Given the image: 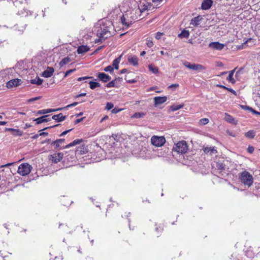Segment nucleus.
Returning a JSON list of instances; mask_svg holds the SVG:
<instances>
[{
	"label": "nucleus",
	"mask_w": 260,
	"mask_h": 260,
	"mask_svg": "<svg viewBox=\"0 0 260 260\" xmlns=\"http://www.w3.org/2000/svg\"><path fill=\"white\" fill-rule=\"evenodd\" d=\"M86 95V93H82L81 94H78L77 95H76L75 96V98H78L79 97H81V96H84Z\"/></svg>",
	"instance_id": "nucleus-56"
},
{
	"label": "nucleus",
	"mask_w": 260,
	"mask_h": 260,
	"mask_svg": "<svg viewBox=\"0 0 260 260\" xmlns=\"http://www.w3.org/2000/svg\"><path fill=\"white\" fill-rule=\"evenodd\" d=\"M218 86H219V87H220L221 88H224V89L228 90L229 91L232 92L234 94L236 95V92L234 90L232 89V88H229L226 87H225V86H223V85H218Z\"/></svg>",
	"instance_id": "nucleus-37"
},
{
	"label": "nucleus",
	"mask_w": 260,
	"mask_h": 260,
	"mask_svg": "<svg viewBox=\"0 0 260 260\" xmlns=\"http://www.w3.org/2000/svg\"><path fill=\"white\" fill-rule=\"evenodd\" d=\"M66 118V116H63L62 113L54 115L52 117V119L55 120L56 122H61L64 120Z\"/></svg>",
	"instance_id": "nucleus-18"
},
{
	"label": "nucleus",
	"mask_w": 260,
	"mask_h": 260,
	"mask_svg": "<svg viewBox=\"0 0 260 260\" xmlns=\"http://www.w3.org/2000/svg\"><path fill=\"white\" fill-rule=\"evenodd\" d=\"M209 120L208 118H202L200 120V123L202 125H205L209 122Z\"/></svg>",
	"instance_id": "nucleus-44"
},
{
	"label": "nucleus",
	"mask_w": 260,
	"mask_h": 260,
	"mask_svg": "<svg viewBox=\"0 0 260 260\" xmlns=\"http://www.w3.org/2000/svg\"><path fill=\"white\" fill-rule=\"evenodd\" d=\"M72 130V129H69V130H67V131H65L64 132H63L59 136L60 137H61V136H63L66 135H67L68 133H69L70 132H71V131Z\"/></svg>",
	"instance_id": "nucleus-53"
},
{
	"label": "nucleus",
	"mask_w": 260,
	"mask_h": 260,
	"mask_svg": "<svg viewBox=\"0 0 260 260\" xmlns=\"http://www.w3.org/2000/svg\"><path fill=\"white\" fill-rule=\"evenodd\" d=\"M224 45L218 42H211L209 44V47L216 50H221L224 48Z\"/></svg>",
	"instance_id": "nucleus-9"
},
{
	"label": "nucleus",
	"mask_w": 260,
	"mask_h": 260,
	"mask_svg": "<svg viewBox=\"0 0 260 260\" xmlns=\"http://www.w3.org/2000/svg\"><path fill=\"white\" fill-rule=\"evenodd\" d=\"M58 125H59V124H56V125H53V126H50L46 127L43 128L42 130L40 131V132H41V131H44V130L48 129L50 128L56 127V126H57Z\"/></svg>",
	"instance_id": "nucleus-55"
},
{
	"label": "nucleus",
	"mask_w": 260,
	"mask_h": 260,
	"mask_svg": "<svg viewBox=\"0 0 260 260\" xmlns=\"http://www.w3.org/2000/svg\"><path fill=\"white\" fill-rule=\"evenodd\" d=\"M40 136L39 134H36L32 137L33 139H37Z\"/></svg>",
	"instance_id": "nucleus-64"
},
{
	"label": "nucleus",
	"mask_w": 260,
	"mask_h": 260,
	"mask_svg": "<svg viewBox=\"0 0 260 260\" xmlns=\"http://www.w3.org/2000/svg\"><path fill=\"white\" fill-rule=\"evenodd\" d=\"M126 72H127V70L125 69H122V70H121L120 73L124 74V73H126Z\"/></svg>",
	"instance_id": "nucleus-61"
},
{
	"label": "nucleus",
	"mask_w": 260,
	"mask_h": 260,
	"mask_svg": "<svg viewBox=\"0 0 260 260\" xmlns=\"http://www.w3.org/2000/svg\"><path fill=\"white\" fill-rule=\"evenodd\" d=\"M112 28V24L110 21L105 19L99 20L92 28V31L99 37L95 42H98L102 39L105 40L109 37L111 35V29Z\"/></svg>",
	"instance_id": "nucleus-1"
},
{
	"label": "nucleus",
	"mask_w": 260,
	"mask_h": 260,
	"mask_svg": "<svg viewBox=\"0 0 260 260\" xmlns=\"http://www.w3.org/2000/svg\"><path fill=\"white\" fill-rule=\"evenodd\" d=\"M48 115H44L38 118L35 119L34 121L36 122L37 124H39L42 123L47 122L51 120V119L47 118Z\"/></svg>",
	"instance_id": "nucleus-14"
},
{
	"label": "nucleus",
	"mask_w": 260,
	"mask_h": 260,
	"mask_svg": "<svg viewBox=\"0 0 260 260\" xmlns=\"http://www.w3.org/2000/svg\"><path fill=\"white\" fill-rule=\"evenodd\" d=\"M151 7V6L149 4L144 5L143 6H142L140 11L142 12L145 10H150Z\"/></svg>",
	"instance_id": "nucleus-35"
},
{
	"label": "nucleus",
	"mask_w": 260,
	"mask_h": 260,
	"mask_svg": "<svg viewBox=\"0 0 260 260\" xmlns=\"http://www.w3.org/2000/svg\"><path fill=\"white\" fill-rule=\"evenodd\" d=\"M255 136V132L253 130L249 131L248 132L245 134V136L249 139H253L254 138Z\"/></svg>",
	"instance_id": "nucleus-29"
},
{
	"label": "nucleus",
	"mask_w": 260,
	"mask_h": 260,
	"mask_svg": "<svg viewBox=\"0 0 260 260\" xmlns=\"http://www.w3.org/2000/svg\"><path fill=\"white\" fill-rule=\"evenodd\" d=\"M65 140L64 139H57L55 141H53L51 143V145H53L56 149H64V148H69L70 147L74 146L77 144H79L81 142L83 141L82 139H76L72 143L67 145L65 146H61L62 144H64Z\"/></svg>",
	"instance_id": "nucleus-2"
},
{
	"label": "nucleus",
	"mask_w": 260,
	"mask_h": 260,
	"mask_svg": "<svg viewBox=\"0 0 260 260\" xmlns=\"http://www.w3.org/2000/svg\"><path fill=\"white\" fill-rule=\"evenodd\" d=\"M114 107V105L112 103L108 102L107 103L106 106V109L110 110L112 109Z\"/></svg>",
	"instance_id": "nucleus-43"
},
{
	"label": "nucleus",
	"mask_w": 260,
	"mask_h": 260,
	"mask_svg": "<svg viewBox=\"0 0 260 260\" xmlns=\"http://www.w3.org/2000/svg\"><path fill=\"white\" fill-rule=\"evenodd\" d=\"M254 151V148L252 146H249L248 148V151L249 153H252Z\"/></svg>",
	"instance_id": "nucleus-57"
},
{
	"label": "nucleus",
	"mask_w": 260,
	"mask_h": 260,
	"mask_svg": "<svg viewBox=\"0 0 260 260\" xmlns=\"http://www.w3.org/2000/svg\"><path fill=\"white\" fill-rule=\"evenodd\" d=\"M25 26L26 25L20 26H19L18 25H16L13 27V29L17 33V34L21 35L23 32L24 30H25Z\"/></svg>",
	"instance_id": "nucleus-16"
},
{
	"label": "nucleus",
	"mask_w": 260,
	"mask_h": 260,
	"mask_svg": "<svg viewBox=\"0 0 260 260\" xmlns=\"http://www.w3.org/2000/svg\"><path fill=\"white\" fill-rule=\"evenodd\" d=\"M253 39H251V38H249L248 39H247L245 42H244L241 45H240L238 48L239 49H243L244 48V45H245L247 43H248V42H250L251 41H252V42H253Z\"/></svg>",
	"instance_id": "nucleus-40"
},
{
	"label": "nucleus",
	"mask_w": 260,
	"mask_h": 260,
	"mask_svg": "<svg viewBox=\"0 0 260 260\" xmlns=\"http://www.w3.org/2000/svg\"><path fill=\"white\" fill-rule=\"evenodd\" d=\"M246 108H247V109H248L250 111L252 112L253 113H254V114H258V115H260V112L255 111V110H254L252 108L249 107H247V106H246Z\"/></svg>",
	"instance_id": "nucleus-48"
},
{
	"label": "nucleus",
	"mask_w": 260,
	"mask_h": 260,
	"mask_svg": "<svg viewBox=\"0 0 260 260\" xmlns=\"http://www.w3.org/2000/svg\"><path fill=\"white\" fill-rule=\"evenodd\" d=\"M235 70H236V69H234V70H233L232 71H230L229 72V76L228 77V78L226 79V80L229 82H231V83H232L233 84L235 83V80L233 78V75H234V72L235 71Z\"/></svg>",
	"instance_id": "nucleus-25"
},
{
	"label": "nucleus",
	"mask_w": 260,
	"mask_h": 260,
	"mask_svg": "<svg viewBox=\"0 0 260 260\" xmlns=\"http://www.w3.org/2000/svg\"><path fill=\"white\" fill-rule=\"evenodd\" d=\"M166 142V139L163 136H153L151 137V143L156 147H161Z\"/></svg>",
	"instance_id": "nucleus-6"
},
{
	"label": "nucleus",
	"mask_w": 260,
	"mask_h": 260,
	"mask_svg": "<svg viewBox=\"0 0 260 260\" xmlns=\"http://www.w3.org/2000/svg\"><path fill=\"white\" fill-rule=\"evenodd\" d=\"M108 118V116H104L102 119H101V122H103V121L107 119Z\"/></svg>",
	"instance_id": "nucleus-62"
},
{
	"label": "nucleus",
	"mask_w": 260,
	"mask_h": 260,
	"mask_svg": "<svg viewBox=\"0 0 260 260\" xmlns=\"http://www.w3.org/2000/svg\"><path fill=\"white\" fill-rule=\"evenodd\" d=\"M30 82L33 84L40 85L42 84L43 80L39 77H36L35 79L30 80Z\"/></svg>",
	"instance_id": "nucleus-26"
},
{
	"label": "nucleus",
	"mask_w": 260,
	"mask_h": 260,
	"mask_svg": "<svg viewBox=\"0 0 260 260\" xmlns=\"http://www.w3.org/2000/svg\"><path fill=\"white\" fill-rule=\"evenodd\" d=\"M22 81L19 79H14L7 83V87L9 88L18 86L21 84Z\"/></svg>",
	"instance_id": "nucleus-8"
},
{
	"label": "nucleus",
	"mask_w": 260,
	"mask_h": 260,
	"mask_svg": "<svg viewBox=\"0 0 260 260\" xmlns=\"http://www.w3.org/2000/svg\"><path fill=\"white\" fill-rule=\"evenodd\" d=\"M7 123L5 121H0V125H5Z\"/></svg>",
	"instance_id": "nucleus-63"
},
{
	"label": "nucleus",
	"mask_w": 260,
	"mask_h": 260,
	"mask_svg": "<svg viewBox=\"0 0 260 260\" xmlns=\"http://www.w3.org/2000/svg\"><path fill=\"white\" fill-rule=\"evenodd\" d=\"M148 68L149 70L152 72L154 74H157L158 73V68L155 67L152 64H149L148 66Z\"/></svg>",
	"instance_id": "nucleus-34"
},
{
	"label": "nucleus",
	"mask_w": 260,
	"mask_h": 260,
	"mask_svg": "<svg viewBox=\"0 0 260 260\" xmlns=\"http://www.w3.org/2000/svg\"><path fill=\"white\" fill-rule=\"evenodd\" d=\"M120 59H121V57H119L115 59L113 61L112 66L116 70H117L118 69L119 63L120 62Z\"/></svg>",
	"instance_id": "nucleus-30"
},
{
	"label": "nucleus",
	"mask_w": 260,
	"mask_h": 260,
	"mask_svg": "<svg viewBox=\"0 0 260 260\" xmlns=\"http://www.w3.org/2000/svg\"><path fill=\"white\" fill-rule=\"evenodd\" d=\"M104 71L112 73L113 71V68L111 66H108L104 69Z\"/></svg>",
	"instance_id": "nucleus-42"
},
{
	"label": "nucleus",
	"mask_w": 260,
	"mask_h": 260,
	"mask_svg": "<svg viewBox=\"0 0 260 260\" xmlns=\"http://www.w3.org/2000/svg\"><path fill=\"white\" fill-rule=\"evenodd\" d=\"M239 178L242 183L248 186H250L253 183L252 176L246 171L240 173Z\"/></svg>",
	"instance_id": "nucleus-3"
},
{
	"label": "nucleus",
	"mask_w": 260,
	"mask_h": 260,
	"mask_svg": "<svg viewBox=\"0 0 260 260\" xmlns=\"http://www.w3.org/2000/svg\"><path fill=\"white\" fill-rule=\"evenodd\" d=\"M127 60L128 62L134 66H137L138 64V58L136 56L130 55L128 57Z\"/></svg>",
	"instance_id": "nucleus-17"
},
{
	"label": "nucleus",
	"mask_w": 260,
	"mask_h": 260,
	"mask_svg": "<svg viewBox=\"0 0 260 260\" xmlns=\"http://www.w3.org/2000/svg\"><path fill=\"white\" fill-rule=\"evenodd\" d=\"M115 80H113L112 81L109 82L107 85L106 86L108 88L113 87L115 86Z\"/></svg>",
	"instance_id": "nucleus-45"
},
{
	"label": "nucleus",
	"mask_w": 260,
	"mask_h": 260,
	"mask_svg": "<svg viewBox=\"0 0 260 260\" xmlns=\"http://www.w3.org/2000/svg\"><path fill=\"white\" fill-rule=\"evenodd\" d=\"M121 22L122 23V24L123 25H125L127 27H128L130 25V23H129L128 22H127L126 21V19L124 17V16H123L121 18Z\"/></svg>",
	"instance_id": "nucleus-39"
},
{
	"label": "nucleus",
	"mask_w": 260,
	"mask_h": 260,
	"mask_svg": "<svg viewBox=\"0 0 260 260\" xmlns=\"http://www.w3.org/2000/svg\"><path fill=\"white\" fill-rule=\"evenodd\" d=\"M63 155V153L61 152L54 153L49 156V160H51L52 162L57 163L62 159Z\"/></svg>",
	"instance_id": "nucleus-7"
},
{
	"label": "nucleus",
	"mask_w": 260,
	"mask_h": 260,
	"mask_svg": "<svg viewBox=\"0 0 260 260\" xmlns=\"http://www.w3.org/2000/svg\"><path fill=\"white\" fill-rule=\"evenodd\" d=\"M179 86V85L178 84H173L172 85H171L169 87L170 88H173V87H178Z\"/></svg>",
	"instance_id": "nucleus-60"
},
{
	"label": "nucleus",
	"mask_w": 260,
	"mask_h": 260,
	"mask_svg": "<svg viewBox=\"0 0 260 260\" xmlns=\"http://www.w3.org/2000/svg\"><path fill=\"white\" fill-rule=\"evenodd\" d=\"M225 120L233 124H237V121L235 119V118L231 116L230 115L228 114V113H225Z\"/></svg>",
	"instance_id": "nucleus-21"
},
{
	"label": "nucleus",
	"mask_w": 260,
	"mask_h": 260,
	"mask_svg": "<svg viewBox=\"0 0 260 260\" xmlns=\"http://www.w3.org/2000/svg\"><path fill=\"white\" fill-rule=\"evenodd\" d=\"M70 61V58L69 57H65L63 58L59 62V66L60 67H63L65 64L68 63Z\"/></svg>",
	"instance_id": "nucleus-32"
},
{
	"label": "nucleus",
	"mask_w": 260,
	"mask_h": 260,
	"mask_svg": "<svg viewBox=\"0 0 260 260\" xmlns=\"http://www.w3.org/2000/svg\"><path fill=\"white\" fill-rule=\"evenodd\" d=\"M54 72V70L52 67H48L42 74V76L45 78H49L51 77Z\"/></svg>",
	"instance_id": "nucleus-11"
},
{
	"label": "nucleus",
	"mask_w": 260,
	"mask_h": 260,
	"mask_svg": "<svg viewBox=\"0 0 260 260\" xmlns=\"http://www.w3.org/2000/svg\"><path fill=\"white\" fill-rule=\"evenodd\" d=\"M167 98L166 96H156L154 98V106L162 104L167 101Z\"/></svg>",
	"instance_id": "nucleus-12"
},
{
	"label": "nucleus",
	"mask_w": 260,
	"mask_h": 260,
	"mask_svg": "<svg viewBox=\"0 0 260 260\" xmlns=\"http://www.w3.org/2000/svg\"><path fill=\"white\" fill-rule=\"evenodd\" d=\"M92 77H79V78H78V81H83V80H86V79H90V78H92Z\"/></svg>",
	"instance_id": "nucleus-51"
},
{
	"label": "nucleus",
	"mask_w": 260,
	"mask_h": 260,
	"mask_svg": "<svg viewBox=\"0 0 260 260\" xmlns=\"http://www.w3.org/2000/svg\"><path fill=\"white\" fill-rule=\"evenodd\" d=\"M48 134V133L47 132H41L39 134V135L40 136H47Z\"/></svg>",
	"instance_id": "nucleus-59"
},
{
	"label": "nucleus",
	"mask_w": 260,
	"mask_h": 260,
	"mask_svg": "<svg viewBox=\"0 0 260 260\" xmlns=\"http://www.w3.org/2000/svg\"><path fill=\"white\" fill-rule=\"evenodd\" d=\"M89 84L90 85V88L92 89H94L96 87H99L101 85L99 83L94 81H90Z\"/></svg>",
	"instance_id": "nucleus-33"
},
{
	"label": "nucleus",
	"mask_w": 260,
	"mask_h": 260,
	"mask_svg": "<svg viewBox=\"0 0 260 260\" xmlns=\"http://www.w3.org/2000/svg\"><path fill=\"white\" fill-rule=\"evenodd\" d=\"M189 31L183 30L180 34L178 35V37L180 38H188L189 37Z\"/></svg>",
	"instance_id": "nucleus-27"
},
{
	"label": "nucleus",
	"mask_w": 260,
	"mask_h": 260,
	"mask_svg": "<svg viewBox=\"0 0 260 260\" xmlns=\"http://www.w3.org/2000/svg\"><path fill=\"white\" fill-rule=\"evenodd\" d=\"M75 71V69H71L67 71L64 74V78L69 76L70 74L73 73Z\"/></svg>",
	"instance_id": "nucleus-47"
},
{
	"label": "nucleus",
	"mask_w": 260,
	"mask_h": 260,
	"mask_svg": "<svg viewBox=\"0 0 260 260\" xmlns=\"http://www.w3.org/2000/svg\"><path fill=\"white\" fill-rule=\"evenodd\" d=\"M99 79L103 82H107L111 80V77L104 73H99L98 75Z\"/></svg>",
	"instance_id": "nucleus-10"
},
{
	"label": "nucleus",
	"mask_w": 260,
	"mask_h": 260,
	"mask_svg": "<svg viewBox=\"0 0 260 260\" xmlns=\"http://www.w3.org/2000/svg\"><path fill=\"white\" fill-rule=\"evenodd\" d=\"M212 0H204L202 4V9L203 10H208L209 9L212 5Z\"/></svg>",
	"instance_id": "nucleus-15"
},
{
	"label": "nucleus",
	"mask_w": 260,
	"mask_h": 260,
	"mask_svg": "<svg viewBox=\"0 0 260 260\" xmlns=\"http://www.w3.org/2000/svg\"><path fill=\"white\" fill-rule=\"evenodd\" d=\"M147 45L148 47L151 48L153 46V43L151 40H148L147 43Z\"/></svg>",
	"instance_id": "nucleus-52"
},
{
	"label": "nucleus",
	"mask_w": 260,
	"mask_h": 260,
	"mask_svg": "<svg viewBox=\"0 0 260 260\" xmlns=\"http://www.w3.org/2000/svg\"><path fill=\"white\" fill-rule=\"evenodd\" d=\"M83 119H84V117H82V118H79V119H77L75 121V124H77V123L81 122Z\"/></svg>",
	"instance_id": "nucleus-58"
},
{
	"label": "nucleus",
	"mask_w": 260,
	"mask_h": 260,
	"mask_svg": "<svg viewBox=\"0 0 260 260\" xmlns=\"http://www.w3.org/2000/svg\"><path fill=\"white\" fill-rule=\"evenodd\" d=\"M41 98V96H37V97L29 99L28 102H34V101L40 100Z\"/></svg>",
	"instance_id": "nucleus-50"
},
{
	"label": "nucleus",
	"mask_w": 260,
	"mask_h": 260,
	"mask_svg": "<svg viewBox=\"0 0 260 260\" xmlns=\"http://www.w3.org/2000/svg\"><path fill=\"white\" fill-rule=\"evenodd\" d=\"M245 254L249 258H252L254 256V253H253L250 250H247L245 252Z\"/></svg>",
	"instance_id": "nucleus-38"
},
{
	"label": "nucleus",
	"mask_w": 260,
	"mask_h": 260,
	"mask_svg": "<svg viewBox=\"0 0 260 260\" xmlns=\"http://www.w3.org/2000/svg\"><path fill=\"white\" fill-rule=\"evenodd\" d=\"M205 67L200 64H193L192 70L194 71H200L205 70Z\"/></svg>",
	"instance_id": "nucleus-28"
},
{
	"label": "nucleus",
	"mask_w": 260,
	"mask_h": 260,
	"mask_svg": "<svg viewBox=\"0 0 260 260\" xmlns=\"http://www.w3.org/2000/svg\"><path fill=\"white\" fill-rule=\"evenodd\" d=\"M162 33H161L160 32H157L156 34L155 38L157 40H159L161 38V36H162Z\"/></svg>",
	"instance_id": "nucleus-54"
},
{
	"label": "nucleus",
	"mask_w": 260,
	"mask_h": 260,
	"mask_svg": "<svg viewBox=\"0 0 260 260\" xmlns=\"http://www.w3.org/2000/svg\"><path fill=\"white\" fill-rule=\"evenodd\" d=\"M216 167L217 169L219 170V173L222 176L223 174L222 173V171L224 170L225 169V165L220 161H218L216 162Z\"/></svg>",
	"instance_id": "nucleus-23"
},
{
	"label": "nucleus",
	"mask_w": 260,
	"mask_h": 260,
	"mask_svg": "<svg viewBox=\"0 0 260 260\" xmlns=\"http://www.w3.org/2000/svg\"><path fill=\"white\" fill-rule=\"evenodd\" d=\"M84 148H85V146H82L81 147H80V149H77V152H80V154H83V153H85V151L84 150H82V149L84 150Z\"/></svg>",
	"instance_id": "nucleus-49"
},
{
	"label": "nucleus",
	"mask_w": 260,
	"mask_h": 260,
	"mask_svg": "<svg viewBox=\"0 0 260 260\" xmlns=\"http://www.w3.org/2000/svg\"><path fill=\"white\" fill-rule=\"evenodd\" d=\"M184 106L183 104H180V105H173L170 107V109L172 111H177L182 108H183Z\"/></svg>",
	"instance_id": "nucleus-31"
},
{
	"label": "nucleus",
	"mask_w": 260,
	"mask_h": 260,
	"mask_svg": "<svg viewBox=\"0 0 260 260\" xmlns=\"http://www.w3.org/2000/svg\"><path fill=\"white\" fill-rule=\"evenodd\" d=\"M201 20L202 17L201 16L195 17L191 19L190 24L194 26H197L200 24V22Z\"/></svg>",
	"instance_id": "nucleus-20"
},
{
	"label": "nucleus",
	"mask_w": 260,
	"mask_h": 260,
	"mask_svg": "<svg viewBox=\"0 0 260 260\" xmlns=\"http://www.w3.org/2000/svg\"><path fill=\"white\" fill-rule=\"evenodd\" d=\"M79 104L78 102H74L71 104L67 105L66 107L62 108L63 109H68L70 107H75Z\"/></svg>",
	"instance_id": "nucleus-46"
},
{
	"label": "nucleus",
	"mask_w": 260,
	"mask_h": 260,
	"mask_svg": "<svg viewBox=\"0 0 260 260\" xmlns=\"http://www.w3.org/2000/svg\"><path fill=\"white\" fill-rule=\"evenodd\" d=\"M31 167L28 164L23 163L18 167L17 172L21 175L24 176L28 175L31 171Z\"/></svg>",
	"instance_id": "nucleus-5"
},
{
	"label": "nucleus",
	"mask_w": 260,
	"mask_h": 260,
	"mask_svg": "<svg viewBox=\"0 0 260 260\" xmlns=\"http://www.w3.org/2000/svg\"><path fill=\"white\" fill-rule=\"evenodd\" d=\"M9 131L11 132L14 136H21L23 135V132L19 129H14L12 128H8Z\"/></svg>",
	"instance_id": "nucleus-19"
},
{
	"label": "nucleus",
	"mask_w": 260,
	"mask_h": 260,
	"mask_svg": "<svg viewBox=\"0 0 260 260\" xmlns=\"http://www.w3.org/2000/svg\"><path fill=\"white\" fill-rule=\"evenodd\" d=\"M173 150L174 151L177 152L178 153H185L188 150V147L186 142L184 141H179L175 144Z\"/></svg>",
	"instance_id": "nucleus-4"
},
{
	"label": "nucleus",
	"mask_w": 260,
	"mask_h": 260,
	"mask_svg": "<svg viewBox=\"0 0 260 260\" xmlns=\"http://www.w3.org/2000/svg\"><path fill=\"white\" fill-rule=\"evenodd\" d=\"M62 109H63L62 108H57V109H43V110H39L37 112V114H40V115H41V114H45L49 113H50V112L60 111V110H62Z\"/></svg>",
	"instance_id": "nucleus-13"
},
{
	"label": "nucleus",
	"mask_w": 260,
	"mask_h": 260,
	"mask_svg": "<svg viewBox=\"0 0 260 260\" xmlns=\"http://www.w3.org/2000/svg\"><path fill=\"white\" fill-rule=\"evenodd\" d=\"M89 50V47H88L87 46L82 45V46H79L78 48L77 51L78 54H82V53H85V52L88 51Z\"/></svg>",
	"instance_id": "nucleus-22"
},
{
	"label": "nucleus",
	"mask_w": 260,
	"mask_h": 260,
	"mask_svg": "<svg viewBox=\"0 0 260 260\" xmlns=\"http://www.w3.org/2000/svg\"><path fill=\"white\" fill-rule=\"evenodd\" d=\"M203 150L205 153L209 154L210 155L216 153V150L215 149L214 147H206L203 149Z\"/></svg>",
	"instance_id": "nucleus-24"
},
{
	"label": "nucleus",
	"mask_w": 260,
	"mask_h": 260,
	"mask_svg": "<svg viewBox=\"0 0 260 260\" xmlns=\"http://www.w3.org/2000/svg\"><path fill=\"white\" fill-rule=\"evenodd\" d=\"M144 115H145V114L144 113L138 112V113H135L133 115L132 117L136 118H139L143 117Z\"/></svg>",
	"instance_id": "nucleus-36"
},
{
	"label": "nucleus",
	"mask_w": 260,
	"mask_h": 260,
	"mask_svg": "<svg viewBox=\"0 0 260 260\" xmlns=\"http://www.w3.org/2000/svg\"><path fill=\"white\" fill-rule=\"evenodd\" d=\"M183 65L186 68L192 70L193 64H191L190 62L185 61L183 62Z\"/></svg>",
	"instance_id": "nucleus-41"
}]
</instances>
